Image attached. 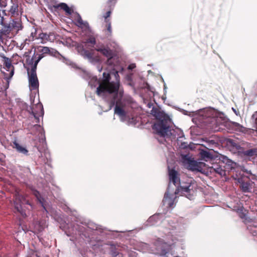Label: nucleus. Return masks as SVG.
<instances>
[{
	"label": "nucleus",
	"instance_id": "nucleus-37",
	"mask_svg": "<svg viewBox=\"0 0 257 257\" xmlns=\"http://www.w3.org/2000/svg\"><path fill=\"white\" fill-rule=\"evenodd\" d=\"M156 139L158 140V142L160 143V140H159V138H157Z\"/></svg>",
	"mask_w": 257,
	"mask_h": 257
},
{
	"label": "nucleus",
	"instance_id": "nucleus-8",
	"mask_svg": "<svg viewBox=\"0 0 257 257\" xmlns=\"http://www.w3.org/2000/svg\"><path fill=\"white\" fill-rule=\"evenodd\" d=\"M23 202L27 204L31 205L29 201L26 200L25 196L16 191L15 193V208L22 215H23V211L22 208V203Z\"/></svg>",
	"mask_w": 257,
	"mask_h": 257
},
{
	"label": "nucleus",
	"instance_id": "nucleus-13",
	"mask_svg": "<svg viewBox=\"0 0 257 257\" xmlns=\"http://www.w3.org/2000/svg\"><path fill=\"white\" fill-rule=\"evenodd\" d=\"M176 192L174 193H170L168 191L165 194L163 199L164 204L169 207H173L174 205V200L176 198Z\"/></svg>",
	"mask_w": 257,
	"mask_h": 257
},
{
	"label": "nucleus",
	"instance_id": "nucleus-35",
	"mask_svg": "<svg viewBox=\"0 0 257 257\" xmlns=\"http://www.w3.org/2000/svg\"><path fill=\"white\" fill-rule=\"evenodd\" d=\"M7 85H8V86H7V88H8L9 85V81H7Z\"/></svg>",
	"mask_w": 257,
	"mask_h": 257
},
{
	"label": "nucleus",
	"instance_id": "nucleus-21",
	"mask_svg": "<svg viewBox=\"0 0 257 257\" xmlns=\"http://www.w3.org/2000/svg\"><path fill=\"white\" fill-rule=\"evenodd\" d=\"M106 45H109V46L110 47L111 50H113V52H114V54H115L117 49L118 48V45L114 41H110Z\"/></svg>",
	"mask_w": 257,
	"mask_h": 257
},
{
	"label": "nucleus",
	"instance_id": "nucleus-4",
	"mask_svg": "<svg viewBox=\"0 0 257 257\" xmlns=\"http://www.w3.org/2000/svg\"><path fill=\"white\" fill-rule=\"evenodd\" d=\"M151 111L154 117L152 125L153 133L161 137V110L153 107Z\"/></svg>",
	"mask_w": 257,
	"mask_h": 257
},
{
	"label": "nucleus",
	"instance_id": "nucleus-25",
	"mask_svg": "<svg viewBox=\"0 0 257 257\" xmlns=\"http://www.w3.org/2000/svg\"><path fill=\"white\" fill-rule=\"evenodd\" d=\"M256 152L255 150H249L246 151L245 152V155L247 156L251 157V156H253L254 155H255L256 154Z\"/></svg>",
	"mask_w": 257,
	"mask_h": 257
},
{
	"label": "nucleus",
	"instance_id": "nucleus-9",
	"mask_svg": "<svg viewBox=\"0 0 257 257\" xmlns=\"http://www.w3.org/2000/svg\"><path fill=\"white\" fill-rule=\"evenodd\" d=\"M29 77V87L31 90H36L39 87V81L36 71V65L32 72H27Z\"/></svg>",
	"mask_w": 257,
	"mask_h": 257
},
{
	"label": "nucleus",
	"instance_id": "nucleus-3",
	"mask_svg": "<svg viewBox=\"0 0 257 257\" xmlns=\"http://www.w3.org/2000/svg\"><path fill=\"white\" fill-rule=\"evenodd\" d=\"M24 56L26 58L25 63H24L25 68L27 69V72H32L35 65L36 70L37 65L40 60L43 58L42 55H34L32 58L27 53H25Z\"/></svg>",
	"mask_w": 257,
	"mask_h": 257
},
{
	"label": "nucleus",
	"instance_id": "nucleus-24",
	"mask_svg": "<svg viewBox=\"0 0 257 257\" xmlns=\"http://www.w3.org/2000/svg\"><path fill=\"white\" fill-rule=\"evenodd\" d=\"M117 0H108L106 5L108 8H110V9H113V7L115 5Z\"/></svg>",
	"mask_w": 257,
	"mask_h": 257
},
{
	"label": "nucleus",
	"instance_id": "nucleus-36",
	"mask_svg": "<svg viewBox=\"0 0 257 257\" xmlns=\"http://www.w3.org/2000/svg\"><path fill=\"white\" fill-rule=\"evenodd\" d=\"M15 56H18V54H16L15 55H13V57L14 58Z\"/></svg>",
	"mask_w": 257,
	"mask_h": 257
},
{
	"label": "nucleus",
	"instance_id": "nucleus-20",
	"mask_svg": "<svg viewBox=\"0 0 257 257\" xmlns=\"http://www.w3.org/2000/svg\"><path fill=\"white\" fill-rule=\"evenodd\" d=\"M106 28H107V32L106 33V35L107 37H110L111 36L112 33V29H111V22L110 20H106Z\"/></svg>",
	"mask_w": 257,
	"mask_h": 257
},
{
	"label": "nucleus",
	"instance_id": "nucleus-22",
	"mask_svg": "<svg viewBox=\"0 0 257 257\" xmlns=\"http://www.w3.org/2000/svg\"><path fill=\"white\" fill-rule=\"evenodd\" d=\"M85 43L87 44H90L92 47H94V46L96 44L95 38L93 37H90L86 40Z\"/></svg>",
	"mask_w": 257,
	"mask_h": 257
},
{
	"label": "nucleus",
	"instance_id": "nucleus-31",
	"mask_svg": "<svg viewBox=\"0 0 257 257\" xmlns=\"http://www.w3.org/2000/svg\"><path fill=\"white\" fill-rule=\"evenodd\" d=\"M201 155L204 158H209L210 154L207 152H203L201 153Z\"/></svg>",
	"mask_w": 257,
	"mask_h": 257
},
{
	"label": "nucleus",
	"instance_id": "nucleus-10",
	"mask_svg": "<svg viewBox=\"0 0 257 257\" xmlns=\"http://www.w3.org/2000/svg\"><path fill=\"white\" fill-rule=\"evenodd\" d=\"M185 165L189 170L200 172L205 166V164L201 162L188 160L185 162Z\"/></svg>",
	"mask_w": 257,
	"mask_h": 257
},
{
	"label": "nucleus",
	"instance_id": "nucleus-29",
	"mask_svg": "<svg viewBox=\"0 0 257 257\" xmlns=\"http://www.w3.org/2000/svg\"><path fill=\"white\" fill-rule=\"evenodd\" d=\"M41 52L43 53H49L50 52V51L48 47H43L41 50Z\"/></svg>",
	"mask_w": 257,
	"mask_h": 257
},
{
	"label": "nucleus",
	"instance_id": "nucleus-14",
	"mask_svg": "<svg viewBox=\"0 0 257 257\" xmlns=\"http://www.w3.org/2000/svg\"><path fill=\"white\" fill-rule=\"evenodd\" d=\"M1 57L3 59L4 65L7 71H10V79L13 76L14 74V67L12 65V61L11 59L5 56L4 54L1 55Z\"/></svg>",
	"mask_w": 257,
	"mask_h": 257
},
{
	"label": "nucleus",
	"instance_id": "nucleus-28",
	"mask_svg": "<svg viewBox=\"0 0 257 257\" xmlns=\"http://www.w3.org/2000/svg\"><path fill=\"white\" fill-rule=\"evenodd\" d=\"M158 215H154L150 217L148 220L149 222H152L153 221H157L158 220Z\"/></svg>",
	"mask_w": 257,
	"mask_h": 257
},
{
	"label": "nucleus",
	"instance_id": "nucleus-26",
	"mask_svg": "<svg viewBox=\"0 0 257 257\" xmlns=\"http://www.w3.org/2000/svg\"><path fill=\"white\" fill-rule=\"evenodd\" d=\"M85 56L88 58L89 59H91L93 58V54L88 50H86L84 51Z\"/></svg>",
	"mask_w": 257,
	"mask_h": 257
},
{
	"label": "nucleus",
	"instance_id": "nucleus-23",
	"mask_svg": "<svg viewBox=\"0 0 257 257\" xmlns=\"http://www.w3.org/2000/svg\"><path fill=\"white\" fill-rule=\"evenodd\" d=\"M114 59H113V56H111L110 57H107V59L106 61V64L107 65L113 66H114V63L113 62Z\"/></svg>",
	"mask_w": 257,
	"mask_h": 257
},
{
	"label": "nucleus",
	"instance_id": "nucleus-30",
	"mask_svg": "<svg viewBox=\"0 0 257 257\" xmlns=\"http://www.w3.org/2000/svg\"><path fill=\"white\" fill-rule=\"evenodd\" d=\"M242 189L243 191L246 192L248 190V185L247 184H242L241 185Z\"/></svg>",
	"mask_w": 257,
	"mask_h": 257
},
{
	"label": "nucleus",
	"instance_id": "nucleus-7",
	"mask_svg": "<svg viewBox=\"0 0 257 257\" xmlns=\"http://www.w3.org/2000/svg\"><path fill=\"white\" fill-rule=\"evenodd\" d=\"M27 110L30 113L33 115L36 119V122L39 123L40 117H43L44 113L42 104L37 103L36 104H33L32 106L29 107V109L28 107Z\"/></svg>",
	"mask_w": 257,
	"mask_h": 257
},
{
	"label": "nucleus",
	"instance_id": "nucleus-16",
	"mask_svg": "<svg viewBox=\"0 0 257 257\" xmlns=\"http://www.w3.org/2000/svg\"><path fill=\"white\" fill-rule=\"evenodd\" d=\"M14 149H15L17 151L20 153L28 155V150L25 147L21 146L16 140L14 141L13 142V145H12Z\"/></svg>",
	"mask_w": 257,
	"mask_h": 257
},
{
	"label": "nucleus",
	"instance_id": "nucleus-1",
	"mask_svg": "<svg viewBox=\"0 0 257 257\" xmlns=\"http://www.w3.org/2000/svg\"><path fill=\"white\" fill-rule=\"evenodd\" d=\"M110 75L108 73H103V78L99 81V86L96 88V93L99 96H103L108 93L112 97L109 102L110 107L114 105L118 96V92L120 86L119 80L117 79L115 81H111Z\"/></svg>",
	"mask_w": 257,
	"mask_h": 257
},
{
	"label": "nucleus",
	"instance_id": "nucleus-11",
	"mask_svg": "<svg viewBox=\"0 0 257 257\" xmlns=\"http://www.w3.org/2000/svg\"><path fill=\"white\" fill-rule=\"evenodd\" d=\"M114 113L117 115H119L120 117L121 118L127 119L128 121L130 123L136 124L137 120L136 118L134 117H132L130 118L127 115L126 112L124 110V109L121 107L120 106L117 105V102H116V104L115 105L114 108Z\"/></svg>",
	"mask_w": 257,
	"mask_h": 257
},
{
	"label": "nucleus",
	"instance_id": "nucleus-34",
	"mask_svg": "<svg viewBox=\"0 0 257 257\" xmlns=\"http://www.w3.org/2000/svg\"><path fill=\"white\" fill-rule=\"evenodd\" d=\"M166 86L165 85H164V90L165 91H166Z\"/></svg>",
	"mask_w": 257,
	"mask_h": 257
},
{
	"label": "nucleus",
	"instance_id": "nucleus-12",
	"mask_svg": "<svg viewBox=\"0 0 257 257\" xmlns=\"http://www.w3.org/2000/svg\"><path fill=\"white\" fill-rule=\"evenodd\" d=\"M95 50L107 58L114 55L113 50H111L109 45H104L102 44L100 46L97 45Z\"/></svg>",
	"mask_w": 257,
	"mask_h": 257
},
{
	"label": "nucleus",
	"instance_id": "nucleus-32",
	"mask_svg": "<svg viewBox=\"0 0 257 257\" xmlns=\"http://www.w3.org/2000/svg\"><path fill=\"white\" fill-rule=\"evenodd\" d=\"M136 67L135 66V64H132L131 65H130L128 67V69H130V70H132L135 67Z\"/></svg>",
	"mask_w": 257,
	"mask_h": 257
},
{
	"label": "nucleus",
	"instance_id": "nucleus-33",
	"mask_svg": "<svg viewBox=\"0 0 257 257\" xmlns=\"http://www.w3.org/2000/svg\"><path fill=\"white\" fill-rule=\"evenodd\" d=\"M41 35L42 36L41 37V38L42 39H47V37H48V36H47V34H44V33H42Z\"/></svg>",
	"mask_w": 257,
	"mask_h": 257
},
{
	"label": "nucleus",
	"instance_id": "nucleus-19",
	"mask_svg": "<svg viewBox=\"0 0 257 257\" xmlns=\"http://www.w3.org/2000/svg\"><path fill=\"white\" fill-rule=\"evenodd\" d=\"M57 8H60L68 14L71 15L72 13V10L65 3L60 4L58 5Z\"/></svg>",
	"mask_w": 257,
	"mask_h": 257
},
{
	"label": "nucleus",
	"instance_id": "nucleus-17",
	"mask_svg": "<svg viewBox=\"0 0 257 257\" xmlns=\"http://www.w3.org/2000/svg\"><path fill=\"white\" fill-rule=\"evenodd\" d=\"M109 253L112 257H116L119 254L121 250L118 244H110L109 248Z\"/></svg>",
	"mask_w": 257,
	"mask_h": 257
},
{
	"label": "nucleus",
	"instance_id": "nucleus-6",
	"mask_svg": "<svg viewBox=\"0 0 257 257\" xmlns=\"http://www.w3.org/2000/svg\"><path fill=\"white\" fill-rule=\"evenodd\" d=\"M171 123L170 116L162 111V136H169L171 134L170 127Z\"/></svg>",
	"mask_w": 257,
	"mask_h": 257
},
{
	"label": "nucleus",
	"instance_id": "nucleus-2",
	"mask_svg": "<svg viewBox=\"0 0 257 257\" xmlns=\"http://www.w3.org/2000/svg\"><path fill=\"white\" fill-rule=\"evenodd\" d=\"M169 178L170 182L175 186L180 184V188L178 190L183 193H190L193 191L194 185V180L191 178L187 177L185 181H180L177 172L174 170L169 171Z\"/></svg>",
	"mask_w": 257,
	"mask_h": 257
},
{
	"label": "nucleus",
	"instance_id": "nucleus-15",
	"mask_svg": "<svg viewBox=\"0 0 257 257\" xmlns=\"http://www.w3.org/2000/svg\"><path fill=\"white\" fill-rule=\"evenodd\" d=\"M74 23L76 26L81 29H87L89 27L88 23L83 21L81 17L79 14H77L76 16L75 17L74 19Z\"/></svg>",
	"mask_w": 257,
	"mask_h": 257
},
{
	"label": "nucleus",
	"instance_id": "nucleus-18",
	"mask_svg": "<svg viewBox=\"0 0 257 257\" xmlns=\"http://www.w3.org/2000/svg\"><path fill=\"white\" fill-rule=\"evenodd\" d=\"M32 191L33 192V194L36 197L37 200L41 204L44 209L46 210L45 207L44 206L45 199L43 197H42L39 191L35 189H32Z\"/></svg>",
	"mask_w": 257,
	"mask_h": 257
},
{
	"label": "nucleus",
	"instance_id": "nucleus-5",
	"mask_svg": "<svg viewBox=\"0 0 257 257\" xmlns=\"http://www.w3.org/2000/svg\"><path fill=\"white\" fill-rule=\"evenodd\" d=\"M8 13L11 17H21L23 13V9L18 0H11V5Z\"/></svg>",
	"mask_w": 257,
	"mask_h": 257
},
{
	"label": "nucleus",
	"instance_id": "nucleus-27",
	"mask_svg": "<svg viewBox=\"0 0 257 257\" xmlns=\"http://www.w3.org/2000/svg\"><path fill=\"white\" fill-rule=\"evenodd\" d=\"M112 9H110V8H108V11L106 13V14L104 15V18L105 19V22H106V20H109V19H107L108 17H110L111 13V10Z\"/></svg>",
	"mask_w": 257,
	"mask_h": 257
}]
</instances>
